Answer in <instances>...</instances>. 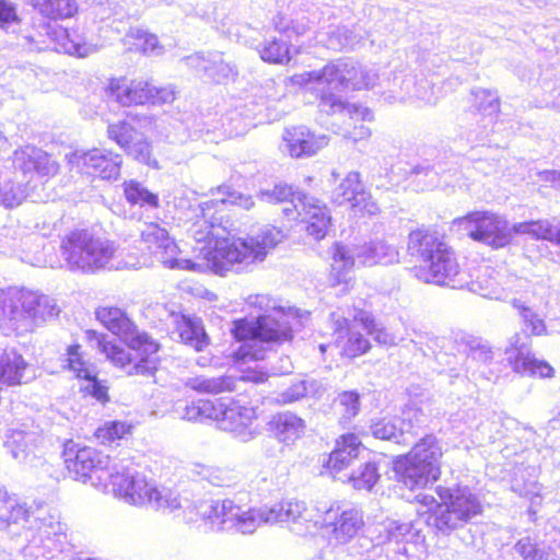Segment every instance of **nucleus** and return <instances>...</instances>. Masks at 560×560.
Wrapping results in <instances>:
<instances>
[{
    "label": "nucleus",
    "mask_w": 560,
    "mask_h": 560,
    "mask_svg": "<svg viewBox=\"0 0 560 560\" xmlns=\"http://www.w3.org/2000/svg\"><path fill=\"white\" fill-rule=\"evenodd\" d=\"M228 206H238L249 210L254 206L250 195L220 186L212 191V198L199 205L201 218L191 226V234L198 242H206L205 257L209 269L224 276L228 271L241 273L258 261H262L268 252L276 247L283 234L275 226H265L256 236L230 237L224 211Z\"/></svg>",
    "instance_id": "f257e3e1"
},
{
    "label": "nucleus",
    "mask_w": 560,
    "mask_h": 560,
    "mask_svg": "<svg viewBox=\"0 0 560 560\" xmlns=\"http://www.w3.org/2000/svg\"><path fill=\"white\" fill-rule=\"evenodd\" d=\"M322 509L308 506L295 499L284 500L271 508L245 509L232 499L210 500L200 503L198 514L215 530L253 534L261 524L287 522L299 535L318 529Z\"/></svg>",
    "instance_id": "f03ea898"
},
{
    "label": "nucleus",
    "mask_w": 560,
    "mask_h": 560,
    "mask_svg": "<svg viewBox=\"0 0 560 560\" xmlns=\"http://www.w3.org/2000/svg\"><path fill=\"white\" fill-rule=\"evenodd\" d=\"M377 78L373 68L364 67L351 59H339L320 70L294 74L289 78V82L315 93L319 100V109L326 114L342 113L352 120L371 121L374 116L369 107L345 103L335 91L374 88Z\"/></svg>",
    "instance_id": "7ed1b4c3"
},
{
    "label": "nucleus",
    "mask_w": 560,
    "mask_h": 560,
    "mask_svg": "<svg viewBox=\"0 0 560 560\" xmlns=\"http://www.w3.org/2000/svg\"><path fill=\"white\" fill-rule=\"evenodd\" d=\"M5 486L0 483V532L21 525L23 532L12 550L16 560H49L68 545L65 525L55 515L34 516Z\"/></svg>",
    "instance_id": "20e7f679"
},
{
    "label": "nucleus",
    "mask_w": 560,
    "mask_h": 560,
    "mask_svg": "<svg viewBox=\"0 0 560 560\" xmlns=\"http://www.w3.org/2000/svg\"><path fill=\"white\" fill-rule=\"evenodd\" d=\"M248 304L265 313L255 319L242 318L233 323L232 332L245 342L235 353L237 360L259 361L265 358L264 346L292 339V328L287 317L277 310L276 302L265 294L250 295Z\"/></svg>",
    "instance_id": "39448f33"
},
{
    "label": "nucleus",
    "mask_w": 560,
    "mask_h": 560,
    "mask_svg": "<svg viewBox=\"0 0 560 560\" xmlns=\"http://www.w3.org/2000/svg\"><path fill=\"white\" fill-rule=\"evenodd\" d=\"M407 250L422 261L416 276L424 282L453 289H463L467 283V273L460 270L454 252L436 233L424 229L411 231Z\"/></svg>",
    "instance_id": "423d86ee"
},
{
    "label": "nucleus",
    "mask_w": 560,
    "mask_h": 560,
    "mask_svg": "<svg viewBox=\"0 0 560 560\" xmlns=\"http://www.w3.org/2000/svg\"><path fill=\"white\" fill-rule=\"evenodd\" d=\"M419 523L390 521L375 539L360 537L357 552L362 560H420L427 549Z\"/></svg>",
    "instance_id": "0eeeda50"
},
{
    "label": "nucleus",
    "mask_w": 560,
    "mask_h": 560,
    "mask_svg": "<svg viewBox=\"0 0 560 560\" xmlns=\"http://www.w3.org/2000/svg\"><path fill=\"white\" fill-rule=\"evenodd\" d=\"M108 490L107 493H113L126 503L136 506L148 505L158 511L168 512L182 508L176 491L165 487L159 488L154 482L148 481L145 476L139 474L125 458L113 462Z\"/></svg>",
    "instance_id": "6e6552de"
},
{
    "label": "nucleus",
    "mask_w": 560,
    "mask_h": 560,
    "mask_svg": "<svg viewBox=\"0 0 560 560\" xmlns=\"http://www.w3.org/2000/svg\"><path fill=\"white\" fill-rule=\"evenodd\" d=\"M56 301L45 294L24 288L0 290V327L19 334L32 331L58 316Z\"/></svg>",
    "instance_id": "1a4fd4ad"
},
{
    "label": "nucleus",
    "mask_w": 560,
    "mask_h": 560,
    "mask_svg": "<svg viewBox=\"0 0 560 560\" xmlns=\"http://www.w3.org/2000/svg\"><path fill=\"white\" fill-rule=\"evenodd\" d=\"M438 494L442 500L441 503L429 494L419 493L416 497L423 506L428 508V511L422 514L428 513L425 523L436 533L448 535L482 513L479 497L468 487L456 489L440 487Z\"/></svg>",
    "instance_id": "9d476101"
},
{
    "label": "nucleus",
    "mask_w": 560,
    "mask_h": 560,
    "mask_svg": "<svg viewBox=\"0 0 560 560\" xmlns=\"http://www.w3.org/2000/svg\"><path fill=\"white\" fill-rule=\"evenodd\" d=\"M117 252L114 242L96 236L85 229L73 230L61 240L60 253L63 264L70 271L95 273L112 268Z\"/></svg>",
    "instance_id": "9b49d317"
},
{
    "label": "nucleus",
    "mask_w": 560,
    "mask_h": 560,
    "mask_svg": "<svg viewBox=\"0 0 560 560\" xmlns=\"http://www.w3.org/2000/svg\"><path fill=\"white\" fill-rule=\"evenodd\" d=\"M259 198L269 203H289L290 207L283 208V213L289 218L305 222L306 232L315 240H322L327 234L330 215L326 206L314 197L294 192L291 186L278 184L272 189L261 190Z\"/></svg>",
    "instance_id": "f8f14e48"
},
{
    "label": "nucleus",
    "mask_w": 560,
    "mask_h": 560,
    "mask_svg": "<svg viewBox=\"0 0 560 560\" xmlns=\"http://www.w3.org/2000/svg\"><path fill=\"white\" fill-rule=\"evenodd\" d=\"M441 457L442 448L438 439L428 434L408 454L396 458L394 470L406 488H423L439 478Z\"/></svg>",
    "instance_id": "ddd939ff"
},
{
    "label": "nucleus",
    "mask_w": 560,
    "mask_h": 560,
    "mask_svg": "<svg viewBox=\"0 0 560 560\" xmlns=\"http://www.w3.org/2000/svg\"><path fill=\"white\" fill-rule=\"evenodd\" d=\"M34 49H52L70 56L85 58L96 52L100 46L93 43L81 28H63L57 24L40 20L25 36Z\"/></svg>",
    "instance_id": "4468645a"
},
{
    "label": "nucleus",
    "mask_w": 560,
    "mask_h": 560,
    "mask_svg": "<svg viewBox=\"0 0 560 560\" xmlns=\"http://www.w3.org/2000/svg\"><path fill=\"white\" fill-rule=\"evenodd\" d=\"M63 459L71 478L83 483L90 482L103 491L108 490V480L112 476V460L102 452L68 441L63 445Z\"/></svg>",
    "instance_id": "2eb2a0df"
},
{
    "label": "nucleus",
    "mask_w": 560,
    "mask_h": 560,
    "mask_svg": "<svg viewBox=\"0 0 560 560\" xmlns=\"http://www.w3.org/2000/svg\"><path fill=\"white\" fill-rule=\"evenodd\" d=\"M453 228L474 241L492 248H502L511 243L514 224L490 211H474L453 220Z\"/></svg>",
    "instance_id": "dca6fc26"
},
{
    "label": "nucleus",
    "mask_w": 560,
    "mask_h": 560,
    "mask_svg": "<svg viewBox=\"0 0 560 560\" xmlns=\"http://www.w3.org/2000/svg\"><path fill=\"white\" fill-rule=\"evenodd\" d=\"M381 94L390 104L416 102L419 105H434L440 98V90L434 78H427L423 73H406L399 71L392 79H383Z\"/></svg>",
    "instance_id": "f3484780"
},
{
    "label": "nucleus",
    "mask_w": 560,
    "mask_h": 560,
    "mask_svg": "<svg viewBox=\"0 0 560 560\" xmlns=\"http://www.w3.org/2000/svg\"><path fill=\"white\" fill-rule=\"evenodd\" d=\"M373 266L376 264L390 265L399 261L398 249L384 241H376L355 248V253L341 244L336 243L332 247L331 269L337 273V280H345V272L354 264Z\"/></svg>",
    "instance_id": "a211bd4d"
},
{
    "label": "nucleus",
    "mask_w": 560,
    "mask_h": 560,
    "mask_svg": "<svg viewBox=\"0 0 560 560\" xmlns=\"http://www.w3.org/2000/svg\"><path fill=\"white\" fill-rule=\"evenodd\" d=\"M85 334L91 343H95L110 362L124 369L127 374L151 376L156 371V353L148 352L144 345L129 347V350H126L105 341L104 337L95 330H86Z\"/></svg>",
    "instance_id": "6ab92c4d"
},
{
    "label": "nucleus",
    "mask_w": 560,
    "mask_h": 560,
    "mask_svg": "<svg viewBox=\"0 0 560 560\" xmlns=\"http://www.w3.org/2000/svg\"><path fill=\"white\" fill-rule=\"evenodd\" d=\"M107 95L121 106L164 104L175 98L170 86L158 88L148 80L116 78L109 81Z\"/></svg>",
    "instance_id": "aec40b11"
},
{
    "label": "nucleus",
    "mask_w": 560,
    "mask_h": 560,
    "mask_svg": "<svg viewBox=\"0 0 560 560\" xmlns=\"http://www.w3.org/2000/svg\"><path fill=\"white\" fill-rule=\"evenodd\" d=\"M141 237L142 241L148 244V248L155 253L160 261L166 268L198 272H201L205 269H209L205 257V250H200V254L202 255V261L178 258L177 255L179 249L177 244L170 237L168 232L164 228H161L158 223H147L144 229L141 231ZM196 242L199 243L197 240ZM202 243L205 245L200 247V249L207 245L206 242Z\"/></svg>",
    "instance_id": "412c9836"
},
{
    "label": "nucleus",
    "mask_w": 560,
    "mask_h": 560,
    "mask_svg": "<svg viewBox=\"0 0 560 560\" xmlns=\"http://www.w3.org/2000/svg\"><path fill=\"white\" fill-rule=\"evenodd\" d=\"M363 526L362 511L351 504L335 502L322 509L318 528H326L337 544L350 541Z\"/></svg>",
    "instance_id": "4be33fe9"
},
{
    "label": "nucleus",
    "mask_w": 560,
    "mask_h": 560,
    "mask_svg": "<svg viewBox=\"0 0 560 560\" xmlns=\"http://www.w3.org/2000/svg\"><path fill=\"white\" fill-rule=\"evenodd\" d=\"M96 318L128 347L144 345L150 353H158L159 345L147 332L140 331L127 314L118 307H100Z\"/></svg>",
    "instance_id": "5701e85b"
},
{
    "label": "nucleus",
    "mask_w": 560,
    "mask_h": 560,
    "mask_svg": "<svg viewBox=\"0 0 560 560\" xmlns=\"http://www.w3.org/2000/svg\"><path fill=\"white\" fill-rule=\"evenodd\" d=\"M69 163L80 173L105 180H116L120 175L122 158L109 150L92 149L73 152L69 155Z\"/></svg>",
    "instance_id": "b1692460"
},
{
    "label": "nucleus",
    "mask_w": 560,
    "mask_h": 560,
    "mask_svg": "<svg viewBox=\"0 0 560 560\" xmlns=\"http://www.w3.org/2000/svg\"><path fill=\"white\" fill-rule=\"evenodd\" d=\"M505 354L516 373L541 378L551 377L553 374V369L549 363L538 360L532 354L530 339L526 332L515 334L511 337Z\"/></svg>",
    "instance_id": "393cba45"
},
{
    "label": "nucleus",
    "mask_w": 560,
    "mask_h": 560,
    "mask_svg": "<svg viewBox=\"0 0 560 560\" xmlns=\"http://www.w3.org/2000/svg\"><path fill=\"white\" fill-rule=\"evenodd\" d=\"M258 418L257 408L249 405H242L236 400H229L221 430L231 433L242 442H248L259 434L256 424Z\"/></svg>",
    "instance_id": "a878e982"
},
{
    "label": "nucleus",
    "mask_w": 560,
    "mask_h": 560,
    "mask_svg": "<svg viewBox=\"0 0 560 560\" xmlns=\"http://www.w3.org/2000/svg\"><path fill=\"white\" fill-rule=\"evenodd\" d=\"M12 164L27 183L35 175L45 177L54 175L58 171V165L50 155L33 144H26L14 150Z\"/></svg>",
    "instance_id": "bb28decb"
},
{
    "label": "nucleus",
    "mask_w": 560,
    "mask_h": 560,
    "mask_svg": "<svg viewBox=\"0 0 560 560\" xmlns=\"http://www.w3.org/2000/svg\"><path fill=\"white\" fill-rule=\"evenodd\" d=\"M65 368L74 373L78 378L85 381L81 389L98 401L107 399V387L102 385L96 378L93 365L84 359L81 346L72 345L67 348L65 358L62 359Z\"/></svg>",
    "instance_id": "cd10ccee"
},
{
    "label": "nucleus",
    "mask_w": 560,
    "mask_h": 560,
    "mask_svg": "<svg viewBox=\"0 0 560 560\" xmlns=\"http://www.w3.org/2000/svg\"><path fill=\"white\" fill-rule=\"evenodd\" d=\"M40 440L42 431L37 425L22 423L10 431L4 447L19 464H32Z\"/></svg>",
    "instance_id": "c85d7f7f"
},
{
    "label": "nucleus",
    "mask_w": 560,
    "mask_h": 560,
    "mask_svg": "<svg viewBox=\"0 0 560 560\" xmlns=\"http://www.w3.org/2000/svg\"><path fill=\"white\" fill-rule=\"evenodd\" d=\"M364 452L365 448L355 434H345L337 440L336 447L330 453L326 467L334 478L343 481L342 472L354 466L355 462L360 460L361 454Z\"/></svg>",
    "instance_id": "c756f323"
},
{
    "label": "nucleus",
    "mask_w": 560,
    "mask_h": 560,
    "mask_svg": "<svg viewBox=\"0 0 560 560\" xmlns=\"http://www.w3.org/2000/svg\"><path fill=\"white\" fill-rule=\"evenodd\" d=\"M190 68L201 71L206 77L217 83L233 79L237 74L236 66L224 59L220 51L198 52L186 58Z\"/></svg>",
    "instance_id": "7c9ffc66"
},
{
    "label": "nucleus",
    "mask_w": 560,
    "mask_h": 560,
    "mask_svg": "<svg viewBox=\"0 0 560 560\" xmlns=\"http://www.w3.org/2000/svg\"><path fill=\"white\" fill-rule=\"evenodd\" d=\"M283 150L293 158H304L316 154L318 150L328 144L325 135L316 136L304 126L285 129L283 133Z\"/></svg>",
    "instance_id": "2f4dec72"
},
{
    "label": "nucleus",
    "mask_w": 560,
    "mask_h": 560,
    "mask_svg": "<svg viewBox=\"0 0 560 560\" xmlns=\"http://www.w3.org/2000/svg\"><path fill=\"white\" fill-rule=\"evenodd\" d=\"M490 560H556L555 553L544 544H535L529 537L516 544H503Z\"/></svg>",
    "instance_id": "473e14b6"
},
{
    "label": "nucleus",
    "mask_w": 560,
    "mask_h": 560,
    "mask_svg": "<svg viewBox=\"0 0 560 560\" xmlns=\"http://www.w3.org/2000/svg\"><path fill=\"white\" fill-rule=\"evenodd\" d=\"M32 378L30 365L14 349L0 353V389L26 383Z\"/></svg>",
    "instance_id": "72a5a7b5"
},
{
    "label": "nucleus",
    "mask_w": 560,
    "mask_h": 560,
    "mask_svg": "<svg viewBox=\"0 0 560 560\" xmlns=\"http://www.w3.org/2000/svg\"><path fill=\"white\" fill-rule=\"evenodd\" d=\"M474 104L477 107L479 115L483 116V126L480 130H469L468 140L471 143L482 141L488 136V126L494 124L497 114L499 112V96L495 91L486 89H476L472 91Z\"/></svg>",
    "instance_id": "f704fd0d"
},
{
    "label": "nucleus",
    "mask_w": 560,
    "mask_h": 560,
    "mask_svg": "<svg viewBox=\"0 0 560 560\" xmlns=\"http://www.w3.org/2000/svg\"><path fill=\"white\" fill-rule=\"evenodd\" d=\"M467 278L469 277L467 276ZM464 288L491 300H505L509 296L508 288H504L502 283V276L490 266L481 267L476 279H467Z\"/></svg>",
    "instance_id": "c9c22d12"
},
{
    "label": "nucleus",
    "mask_w": 560,
    "mask_h": 560,
    "mask_svg": "<svg viewBox=\"0 0 560 560\" xmlns=\"http://www.w3.org/2000/svg\"><path fill=\"white\" fill-rule=\"evenodd\" d=\"M270 424L276 438L285 444L301 439L306 428L305 421L290 411L277 413Z\"/></svg>",
    "instance_id": "e433bc0d"
},
{
    "label": "nucleus",
    "mask_w": 560,
    "mask_h": 560,
    "mask_svg": "<svg viewBox=\"0 0 560 560\" xmlns=\"http://www.w3.org/2000/svg\"><path fill=\"white\" fill-rule=\"evenodd\" d=\"M331 319L335 325V334H338V338L342 337L343 330L348 334L347 342L343 346V351L348 357L354 358L361 355L370 349L369 340L360 331H355L353 327H349L348 318L332 313Z\"/></svg>",
    "instance_id": "4c0bfd02"
},
{
    "label": "nucleus",
    "mask_w": 560,
    "mask_h": 560,
    "mask_svg": "<svg viewBox=\"0 0 560 560\" xmlns=\"http://www.w3.org/2000/svg\"><path fill=\"white\" fill-rule=\"evenodd\" d=\"M177 330L182 341L197 351L203 350L209 345V337L197 317L182 315L180 320L177 322Z\"/></svg>",
    "instance_id": "58836bf2"
},
{
    "label": "nucleus",
    "mask_w": 560,
    "mask_h": 560,
    "mask_svg": "<svg viewBox=\"0 0 560 560\" xmlns=\"http://www.w3.org/2000/svg\"><path fill=\"white\" fill-rule=\"evenodd\" d=\"M236 382V377L228 374L220 376L197 375L188 377L185 385L199 393L220 394L234 390Z\"/></svg>",
    "instance_id": "ea45409f"
},
{
    "label": "nucleus",
    "mask_w": 560,
    "mask_h": 560,
    "mask_svg": "<svg viewBox=\"0 0 560 560\" xmlns=\"http://www.w3.org/2000/svg\"><path fill=\"white\" fill-rule=\"evenodd\" d=\"M381 474L375 462L366 460L359 463L349 472H343V480L352 483L358 490L371 491L380 480Z\"/></svg>",
    "instance_id": "a19ab883"
},
{
    "label": "nucleus",
    "mask_w": 560,
    "mask_h": 560,
    "mask_svg": "<svg viewBox=\"0 0 560 560\" xmlns=\"http://www.w3.org/2000/svg\"><path fill=\"white\" fill-rule=\"evenodd\" d=\"M28 3L44 18L65 20L78 11L75 0H28Z\"/></svg>",
    "instance_id": "79ce46f5"
},
{
    "label": "nucleus",
    "mask_w": 560,
    "mask_h": 560,
    "mask_svg": "<svg viewBox=\"0 0 560 560\" xmlns=\"http://www.w3.org/2000/svg\"><path fill=\"white\" fill-rule=\"evenodd\" d=\"M323 390L322 384L313 378L299 380L288 388L277 394L276 401L280 405H288L300 401L307 396L319 395Z\"/></svg>",
    "instance_id": "37998d69"
},
{
    "label": "nucleus",
    "mask_w": 560,
    "mask_h": 560,
    "mask_svg": "<svg viewBox=\"0 0 560 560\" xmlns=\"http://www.w3.org/2000/svg\"><path fill=\"white\" fill-rule=\"evenodd\" d=\"M362 198H364V189L358 172H350L332 192V200L338 205L350 202L352 207L353 202L361 201Z\"/></svg>",
    "instance_id": "c03bdc74"
},
{
    "label": "nucleus",
    "mask_w": 560,
    "mask_h": 560,
    "mask_svg": "<svg viewBox=\"0 0 560 560\" xmlns=\"http://www.w3.org/2000/svg\"><path fill=\"white\" fill-rule=\"evenodd\" d=\"M124 195L131 206H139L148 210L156 209L160 206L159 196L133 179L124 183Z\"/></svg>",
    "instance_id": "a18cd8bd"
},
{
    "label": "nucleus",
    "mask_w": 560,
    "mask_h": 560,
    "mask_svg": "<svg viewBox=\"0 0 560 560\" xmlns=\"http://www.w3.org/2000/svg\"><path fill=\"white\" fill-rule=\"evenodd\" d=\"M125 43L129 46V49L138 50L145 55H160L163 50L154 34L139 28L130 30L125 37Z\"/></svg>",
    "instance_id": "49530a36"
},
{
    "label": "nucleus",
    "mask_w": 560,
    "mask_h": 560,
    "mask_svg": "<svg viewBox=\"0 0 560 560\" xmlns=\"http://www.w3.org/2000/svg\"><path fill=\"white\" fill-rule=\"evenodd\" d=\"M372 435L380 440L406 443L405 427L399 424L398 419H381L371 425Z\"/></svg>",
    "instance_id": "de8ad7c7"
},
{
    "label": "nucleus",
    "mask_w": 560,
    "mask_h": 560,
    "mask_svg": "<svg viewBox=\"0 0 560 560\" xmlns=\"http://www.w3.org/2000/svg\"><path fill=\"white\" fill-rule=\"evenodd\" d=\"M353 323L360 324L363 330L368 335L373 336L374 340L381 345L394 346L397 343L396 336L381 327L377 323H375L374 318L365 312H360L358 315H355Z\"/></svg>",
    "instance_id": "09e8293b"
},
{
    "label": "nucleus",
    "mask_w": 560,
    "mask_h": 560,
    "mask_svg": "<svg viewBox=\"0 0 560 560\" xmlns=\"http://www.w3.org/2000/svg\"><path fill=\"white\" fill-rule=\"evenodd\" d=\"M260 58L269 63H285L291 59L289 45L284 40L272 39L257 47Z\"/></svg>",
    "instance_id": "8fccbe9b"
},
{
    "label": "nucleus",
    "mask_w": 560,
    "mask_h": 560,
    "mask_svg": "<svg viewBox=\"0 0 560 560\" xmlns=\"http://www.w3.org/2000/svg\"><path fill=\"white\" fill-rule=\"evenodd\" d=\"M511 304L518 312L525 327L530 329L532 335L541 336L546 332L544 319L533 308L518 299H512Z\"/></svg>",
    "instance_id": "3c124183"
},
{
    "label": "nucleus",
    "mask_w": 560,
    "mask_h": 560,
    "mask_svg": "<svg viewBox=\"0 0 560 560\" xmlns=\"http://www.w3.org/2000/svg\"><path fill=\"white\" fill-rule=\"evenodd\" d=\"M27 195V184L11 180L0 184V205L7 208L21 205Z\"/></svg>",
    "instance_id": "603ef678"
},
{
    "label": "nucleus",
    "mask_w": 560,
    "mask_h": 560,
    "mask_svg": "<svg viewBox=\"0 0 560 560\" xmlns=\"http://www.w3.org/2000/svg\"><path fill=\"white\" fill-rule=\"evenodd\" d=\"M107 132L109 139L114 140L125 151L141 135L127 121L109 125Z\"/></svg>",
    "instance_id": "864d4df0"
},
{
    "label": "nucleus",
    "mask_w": 560,
    "mask_h": 560,
    "mask_svg": "<svg viewBox=\"0 0 560 560\" xmlns=\"http://www.w3.org/2000/svg\"><path fill=\"white\" fill-rule=\"evenodd\" d=\"M90 15L100 22H105L112 16H122V8L116 0H93L90 5Z\"/></svg>",
    "instance_id": "5fc2aeb1"
},
{
    "label": "nucleus",
    "mask_w": 560,
    "mask_h": 560,
    "mask_svg": "<svg viewBox=\"0 0 560 560\" xmlns=\"http://www.w3.org/2000/svg\"><path fill=\"white\" fill-rule=\"evenodd\" d=\"M128 431L129 427L125 422L110 421L100 427L95 432V436L101 443L106 444L120 440Z\"/></svg>",
    "instance_id": "6e6d98bb"
},
{
    "label": "nucleus",
    "mask_w": 560,
    "mask_h": 560,
    "mask_svg": "<svg viewBox=\"0 0 560 560\" xmlns=\"http://www.w3.org/2000/svg\"><path fill=\"white\" fill-rule=\"evenodd\" d=\"M228 401L223 399H200L202 420L214 421L221 430V419H223V413H225Z\"/></svg>",
    "instance_id": "4d7b16f0"
},
{
    "label": "nucleus",
    "mask_w": 560,
    "mask_h": 560,
    "mask_svg": "<svg viewBox=\"0 0 560 560\" xmlns=\"http://www.w3.org/2000/svg\"><path fill=\"white\" fill-rule=\"evenodd\" d=\"M20 23L15 5L7 0H0V28L7 33H14Z\"/></svg>",
    "instance_id": "13d9d810"
},
{
    "label": "nucleus",
    "mask_w": 560,
    "mask_h": 560,
    "mask_svg": "<svg viewBox=\"0 0 560 560\" xmlns=\"http://www.w3.org/2000/svg\"><path fill=\"white\" fill-rule=\"evenodd\" d=\"M125 152L140 163L158 167V162L155 160L151 161V147L142 133Z\"/></svg>",
    "instance_id": "bf43d9fd"
},
{
    "label": "nucleus",
    "mask_w": 560,
    "mask_h": 560,
    "mask_svg": "<svg viewBox=\"0 0 560 560\" xmlns=\"http://www.w3.org/2000/svg\"><path fill=\"white\" fill-rule=\"evenodd\" d=\"M399 424L405 427V434H413V430L422 427L425 422V415L415 406L406 407L398 419Z\"/></svg>",
    "instance_id": "052dcab7"
},
{
    "label": "nucleus",
    "mask_w": 560,
    "mask_h": 560,
    "mask_svg": "<svg viewBox=\"0 0 560 560\" xmlns=\"http://www.w3.org/2000/svg\"><path fill=\"white\" fill-rule=\"evenodd\" d=\"M512 490L521 497L528 498L532 505L540 503L541 486L538 485L536 480H528L522 483L518 478H515L512 482Z\"/></svg>",
    "instance_id": "680f3d73"
},
{
    "label": "nucleus",
    "mask_w": 560,
    "mask_h": 560,
    "mask_svg": "<svg viewBox=\"0 0 560 560\" xmlns=\"http://www.w3.org/2000/svg\"><path fill=\"white\" fill-rule=\"evenodd\" d=\"M493 350L488 341L474 339L469 342V357L482 363H488L493 359Z\"/></svg>",
    "instance_id": "e2e57ef3"
},
{
    "label": "nucleus",
    "mask_w": 560,
    "mask_h": 560,
    "mask_svg": "<svg viewBox=\"0 0 560 560\" xmlns=\"http://www.w3.org/2000/svg\"><path fill=\"white\" fill-rule=\"evenodd\" d=\"M529 178L535 184H550L552 187H560V172L549 170H530Z\"/></svg>",
    "instance_id": "0e129e2a"
},
{
    "label": "nucleus",
    "mask_w": 560,
    "mask_h": 560,
    "mask_svg": "<svg viewBox=\"0 0 560 560\" xmlns=\"http://www.w3.org/2000/svg\"><path fill=\"white\" fill-rule=\"evenodd\" d=\"M340 405L345 407V417L351 418L360 410V396L357 392H345L339 396Z\"/></svg>",
    "instance_id": "69168bd1"
},
{
    "label": "nucleus",
    "mask_w": 560,
    "mask_h": 560,
    "mask_svg": "<svg viewBox=\"0 0 560 560\" xmlns=\"http://www.w3.org/2000/svg\"><path fill=\"white\" fill-rule=\"evenodd\" d=\"M354 39L350 36V32L346 27H338L334 33L329 42V46L332 49H342L347 47H352L354 45Z\"/></svg>",
    "instance_id": "338daca9"
},
{
    "label": "nucleus",
    "mask_w": 560,
    "mask_h": 560,
    "mask_svg": "<svg viewBox=\"0 0 560 560\" xmlns=\"http://www.w3.org/2000/svg\"><path fill=\"white\" fill-rule=\"evenodd\" d=\"M413 174L417 177L420 175H423L424 177H427L428 178V183H427L428 187H433L439 184V180H438L439 171L435 167L430 166L429 164L417 165L413 168Z\"/></svg>",
    "instance_id": "774afa93"
}]
</instances>
